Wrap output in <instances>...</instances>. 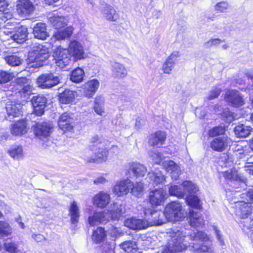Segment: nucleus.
<instances>
[{
    "mask_svg": "<svg viewBox=\"0 0 253 253\" xmlns=\"http://www.w3.org/2000/svg\"><path fill=\"white\" fill-rule=\"evenodd\" d=\"M14 76L12 73L5 71L0 72V84H5L11 81Z\"/></svg>",
    "mask_w": 253,
    "mask_h": 253,
    "instance_id": "5fc2aeb1",
    "label": "nucleus"
},
{
    "mask_svg": "<svg viewBox=\"0 0 253 253\" xmlns=\"http://www.w3.org/2000/svg\"><path fill=\"white\" fill-rule=\"evenodd\" d=\"M182 187L177 185H172L169 188V194L171 196L177 197L179 198H183L185 196V191Z\"/></svg>",
    "mask_w": 253,
    "mask_h": 253,
    "instance_id": "a18cd8bd",
    "label": "nucleus"
},
{
    "mask_svg": "<svg viewBox=\"0 0 253 253\" xmlns=\"http://www.w3.org/2000/svg\"><path fill=\"white\" fill-rule=\"evenodd\" d=\"M4 246L6 251L10 253H15L16 252L17 247L14 243L6 241Z\"/></svg>",
    "mask_w": 253,
    "mask_h": 253,
    "instance_id": "bf43d9fd",
    "label": "nucleus"
},
{
    "mask_svg": "<svg viewBox=\"0 0 253 253\" xmlns=\"http://www.w3.org/2000/svg\"><path fill=\"white\" fill-rule=\"evenodd\" d=\"M75 99V94L72 90L65 89L59 95L60 102L63 104H69L73 101Z\"/></svg>",
    "mask_w": 253,
    "mask_h": 253,
    "instance_id": "4c0bfd02",
    "label": "nucleus"
},
{
    "mask_svg": "<svg viewBox=\"0 0 253 253\" xmlns=\"http://www.w3.org/2000/svg\"><path fill=\"white\" fill-rule=\"evenodd\" d=\"M99 82L96 79L90 80L84 85V95L87 98H91L97 90Z\"/></svg>",
    "mask_w": 253,
    "mask_h": 253,
    "instance_id": "4be33fe9",
    "label": "nucleus"
},
{
    "mask_svg": "<svg viewBox=\"0 0 253 253\" xmlns=\"http://www.w3.org/2000/svg\"><path fill=\"white\" fill-rule=\"evenodd\" d=\"M17 13L22 16L26 17L34 10V6L29 0H20L16 5Z\"/></svg>",
    "mask_w": 253,
    "mask_h": 253,
    "instance_id": "2eb2a0df",
    "label": "nucleus"
},
{
    "mask_svg": "<svg viewBox=\"0 0 253 253\" xmlns=\"http://www.w3.org/2000/svg\"><path fill=\"white\" fill-rule=\"evenodd\" d=\"M231 142L227 136H223L214 138L211 142L210 146L212 150L217 152H222L226 149Z\"/></svg>",
    "mask_w": 253,
    "mask_h": 253,
    "instance_id": "4468645a",
    "label": "nucleus"
},
{
    "mask_svg": "<svg viewBox=\"0 0 253 253\" xmlns=\"http://www.w3.org/2000/svg\"><path fill=\"white\" fill-rule=\"evenodd\" d=\"M189 238L181 232H175L172 234L167 245L157 253H182L186 250L188 245L187 239Z\"/></svg>",
    "mask_w": 253,
    "mask_h": 253,
    "instance_id": "f257e3e1",
    "label": "nucleus"
},
{
    "mask_svg": "<svg viewBox=\"0 0 253 253\" xmlns=\"http://www.w3.org/2000/svg\"><path fill=\"white\" fill-rule=\"evenodd\" d=\"M106 236L107 233L104 228L98 227L93 231L91 239L94 243L99 244L103 242Z\"/></svg>",
    "mask_w": 253,
    "mask_h": 253,
    "instance_id": "f704fd0d",
    "label": "nucleus"
},
{
    "mask_svg": "<svg viewBox=\"0 0 253 253\" xmlns=\"http://www.w3.org/2000/svg\"><path fill=\"white\" fill-rule=\"evenodd\" d=\"M229 7L228 4L225 1L217 3L215 5V9L221 12H225Z\"/></svg>",
    "mask_w": 253,
    "mask_h": 253,
    "instance_id": "680f3d73",
    "label": "nucleus"
},
{
    "mask_svg": "<svg viewBox=\"0 0 253 253\" xmlns=\"http://www.w3.org/2000/svg\"><path fill=\"white\" fill-rule=\"evenodd\" d=\"M73 119L67 113H64L59 118L58 125L64 131H71L73 128Z\"/></svg>",
    "mask_w": 253,
    "mask_h": 253,
    "instance_id": "5701e85b",
    "label": "nucleus"
},
{
    "mask_svg": "<svg viewBox=\"0 0 253 253\" xmlns=\"http://www.w3.org/2000/svg\"><path fill=\"white\" fill-rule=\"evenodd\" d=\"M165 218L169 221L174 222L182 220L185 217V211L181 204L178 202H172L165 207Z\"/></svg>",
    "mask_w": 253,
    "mask_h": 253,
    "instance_id": "7ed1b4c3",
    "label": "nucleus"
},
{
    "mask_svg": "<svg viewBox=\"0 0 253 253\" xmlns=\"http://www.w3.org/2000/svg\"><path fill=\"white\" fill-rule=\"evenodd\" d=\"M132 182L129 179H126L116 182L114 185L113 192L119 197L127 195L130 188L132 187Z\"/></svg>",
    "mask_w": 253,
    "mask_h": 253,
    "instance_id": "1a4fd4ad",
    "label": "nucleus"
},
{
    "mask_svg": "<svg viewBox=\"0 0 253 253\" xmlns=\"http://www.w3.org/2000/svg\"><path fill=\"white\" fill-rule=\"evenodd\" d=\"M84 76V70L80 68H78L72 72L70 79L73 82L80 83L83 81Z\"/></svg>",
    "mask_w": 253,
    "mask_h": 253,
    "instance_id": "c03bdc74",
    "label": "nucleus"
},
{
    "mask_svg": "<svg viewBox=\"0 0 253 253\" xmlns=\"http://www.w3.org/2000/svg\"><path fill=\"white\" fill-rule=\"evenodd\" d=\"M124 224L126 227L137 230L144 229L148 227V223L146 220L133 217L125 220Z\"/></svg>",
    "mask_w": 253,
    "mask_h": 253,
    "instance_id": "a211bd4d",
    "label": "nucleus"
},
{
    "mask_svg": "<svg viewBox=\"0 0 253 253\" xmlns=\"http://www.w3.org/2000/svg\"><path fill=\"white\" fill-rule=\"evenodd\" d=\"M8 153L14 159H19L23 157V148L19 145L14 146L10 148Z\"/></svg>",
    "mask_w": 253,
    "mask_h": 253,
    "instance_id": "09e8293b",
    "label": "nucleus"
},
{
    "mask_svg": "<svg viewBox=\"0 0 253 253\" xmlns=\"http://www.w3.org/2000/svg\"><path fill=\"white\" fill-rule=\"evenodd\" d=\"M107 214V213L105 211H96L92 215L89 216L87 219L88 223L90 226L106 223L109 221Z\"/></svg>",
    "mask_w": 253,
    "mask_h": 253,
    "instance_id": "dca6fc26",
    "label": "nucleus"
},
{
    "mask_svg": "<svg viewBox=\"0 0 253 253\" xmlns=\"http://www.w3.org/2000/svg\"><path fill=\"white\" fill-rule=\"evenodd\" d=\"M114 246L111 244H105L102 247V253H115Z\"/></svg>",
    "mask_w": 253,
    "mask_h": 253,
    "instance_id": "0e129e2a",
    "label": "nucleus"
},
{
    "mask_svg": "<svg viewBox=\"0 0 253 253\" xmlns=\"http://www.w3.org/2000/svg\"><path fill=\"white\" fill-rule=\"evenodd\" d=\"M53 129L52 125L49 123L43 122L36 125L34 133L39 139H47L50 135Z\"/></svg>",
    "mask_w": 253,
    "mask_h": 253,
    "instance_id": "6e6552de",
    "label": "nucleus"
},
{
    "mask_svg": "<svg viewBox=\"0 0 253 253\" xmlns=\"http://www.w3.org/2000/svg\"><path fill=\"white\" fill-rule=\"evenodd\" d=\"M186 202L188 205L192 208L200 209L201 207L200 204V200L196 196L193 195H188L186 198Z\"/></svg>",
    "mask_w": 253,
    "mask_h": 253,
    "instance_id": "49530a36",
    "label": "nucleus"
},
{
    "mask_svg": "<svg viewBox=\"0 0 253 253\" xmlns=\"http://www.w3.org/2000/svg\"><path fill=\"white\" fill-rule=\"evenodd\" d=\"M21 105L19 103L9 101L7 102L5 109L7 114L6 119L11 121L13 118L18 117L21 114Z\"/></svg>",
    "mask_w": 253,
    "mask_h": 253,
    "instance_id": "f3484780",
    "label": "nucleus"
},
{
    "mask_svg": "<svg viewBox=\"0 0 253 253\" xmlns=\"http://www.w3.org/2000/svg\"><path fill=\"white\" fill-rule=\"evenodd\" d=\"M12 229L9 224L4 221H0V237L10 235Z\"/></svg>",
    "mask_w": 253,
    "mask_h": 253,
    "instance_id": "8fccbe9b",
    "label": "nucleus"
},
{
    "mask_svg": "<svg viewBox=\"0 0 253 253\" xmlns=\"http://www.w3.org/2000/svg\"><path fill=\"white\" fill-rule=\"evenodd\" d=\"M182 187L185 193L187 191L190 195L196 193L198 191L197 186L189 181H184L182 184Z\"/></svg>",
    "mask_w": 253,
    "mask_h": 253,
    "instance_id": "3c124183",
    "label": "nucleus"
},
{
    "mask_svg": "<svg viewBox=\"0 0 253 253\" xmlns=\"http://www.w3.org/2000/svg\"><path fill=\"white\" fill-rule=\"evenodd\" d=\"M179 56L178 51H173L164 63L162 69L164 73L169 74L175 64L176 59Z\"/></svg>",
    "mask_w": 253,
    "mask_h": 253,
    "instance_id": "bb28decb",
    "label": "nucleus"
},
{
    "mask_svg": "<svg viewBox=\"0 0 253 253\" xmlns=\"http://www.w3.org/2000/svg\"><path fill=\"white\" fill-rule=\"evenodd\" d=\"M53 56L56 66L61 69L66 68L72 63L71 56L67 49L61 46L57 47L54 50Z\"/></svg>",
    "mask_w": 253,
    "mask_h": 253,
    "instance_id": "20e7f679",
    "label": "nucleus"
},
{
    "mask_svg": "<svg viewBox=\"0 0 253 253\" xmlns=\"http://www.w3.org/2000/svg\"><path fill=\"white\" fill-rule=\"evenodd\" d=\"M27 35V28L24 26H21L17 28L15 33L11 36V37L16 42L22 43L26 41Z\"/></svg>",
    "mask_w": 253,
    "mask_h": 253,
    "instance_id": "473e14b6",
    "label": "nucleus"
},
{
    "mask_svg": "<svg viewBox=\"0 0 253 253\" xmlns=\"http://www.w3.org/2000/svg\"><path fill=\"white\" fill-rule=\"evenodd\" d=\"M69 215L72 224H77L80 217V209L77 202L73 201L69 207Z\"/></svg>",
    "mask_w": 253,
    "mask_h": 253,
    "instance_id": "cd10ccee",
    "label": "nucleus"
},
{
    "mask_svg": "<svg viewBox=\"0 0 253 253\" xmlns=\"http://www.w3.org/2000/svg\"><path fill=\"white\" fill-rule=\"evenodd\" d=\"M225 100L234 107H240L244 104V100L240 93L236 90H229L225 94Z\"/></svg>",
    "mask_w": 253,
    "mask_h": 253,
    "instance_id": "9d476101",
    "label": "nucleus"
},
{
    "mask_svg": "<svg viewBox=\"0 0 253 253\" xmlns=\"http://www.w3.org/2000/svg\"><path fill=\"white\" fill-rule=\"evenodd\" d=\"M108 155V152L106 149L99 148L97 152L95 153L94 157L88 158L86 161L89 163L104 162L107 160Z\"/></svg>",
    "mask_w": 253,
    "mask_h": 253,
    "instance_id": "c9c22d12",
    "label": "nucleus"
},
{
    "mask_svg": "<svg viewBox=\"0 0 253 253\" xmlns=\"http://www.w3.org/2000/svg\"><path fill=\"white\" fill-rule=\"evenodd\" d=\"M110 195L103 191L96 194L93 198V205L100 209L105 208L110 203Z\"/></svg>",
    "mask_w": 253,
    "mask_h": 253,
    "instance_id": "aec40b11",
    "label": "nucleus"
},
{
    "mask_svg": "<svg viewBox=\"0 0 253 253\" xmlns=\"http://www.w3.org/2000/svg\"><path fill=\"white\" fill-rule=\"evenodd\" d=\"M223 176L225 178L232 180H237L239 177L237 171L234 169L225 171Z\"/></svg>",
    "mask_w": 253,
    "mask_h": 253,
    "instance_id": "6e6d98bb",
    "label": "nucleus"
},
{
    "mask_svg": "<svg viewBox=\"0 0 253 253\" xmlns=\"http://www.w3.org/2000/svg\"><path fill=\"white\" fill-rule=\"evenodd\" d=\"M128 172L132 173L136 177H142L147 173L146 167L138 162H131L128 164Z\"/></svg>",
    "mask_w": 253,
    "mask_h": 253,
    "instance_id": "6ab92c4d",
    "label": "nucleus"
},
{
    "mask_svg": "<svg viewBox=\"0 0 253 253\" xmlns=\"http://www.w3.org/2000/svg\"><path fill=\"white\" fill-rule=\"evenodd\" d=\"M71 57L73 58L74 61H77L84 58V52L81 43L74 40L71 41L67 49Z\"/></svg>",
    "mask_w": 253,
    "mask_h": 253,
    "instance_id": "0eeeda50",
    "label": "nucleus"
},
{
    "mask_svg": "<svg viewBox=\"0 0 253 253\" xmlns=\"http://www.w3.org/2000/svg\"><path fill=\"white\" fill-rule=\"evenodd\" d=\"M251 130V127L241 124L235 127L234 132L238 137H246L250 135Z\"/></svg>",
    "mask_w": 253,
    "mask_h": 253,
    "instance_id": "ea45409f",
    "label": "nucleus"
},
{
    "mask_svg": "<svg viewBox=\"0 0 253 253\" xmlns=\"http://www.w3.org/2000/svg\"><path fill=\"white\" fill-rule=\"evenodd\" d=\"M60 82L59 77L54 76L52 73L43 74L37 79L38 86L42 88H50L58 84Z\"/></svg>",
    "mask_w": 253,
    "mask_h": 253,
    "instance_id": "39448f33",
    "label": "nucleus"
},
{
    "mask_svg": "<svg viewBox=\"0 0 253 253\" xmlns=\"http://www.w3.org/2000/svg\"><path fill=\"white\" fill-rule=\"evenodd\" d=\"M93 110L95 112L100 116L104 113V99L101 96H97L94 99Z\"/></svg>",
    "mask_w": 253,
    "mask_h": 253,
    "instance_id": "37998d69",
    "label": "nucleus"
},
{
    "mask_svg": "<svg viewBox=\"0 0 253 253\" xmlns=\"http://www.w3.org/2000/svg\"><path fill=\"white\" fill-rule=\"evenodd\" d=\"M190 223L192 226H199L202 225L204 223L203 218L201 214L195 212L193 210H190Z\"/></svg>",
    "mask_w": 253,
    "mask_h": 253,
    "instance_id": "a19ab883",
    "label": "nucleus"
},
{
    "mask_svg": "<svg viewBox=\"0 0 253 253\" xmlns=\"http://www.w3.org/2000/svg\"><path fill=\"white\" fill-rule=\"evenodd\" d=\"M149 156L153 162L156 164H159L164 159L162 154L157 151H151L149 152Z\"/></svg>",
    "mask_w": 253,
    "mask_h": 253,
    "instance_id": "864d4df0",
    "label": "nucleus"
},
{
    "mask_svg": "<svg viewBox=\"0 0 253 253\" xmlns=\"http://www.w3.org/2000/svg\"><path fill=\"white\" fill-rule=\"evenodd\" d=\"M101 12L103 16L109 21H116L119 18V15L114 8L108 4H103L101 8Z\"/></svg>",
    "mask_w": 253,
    "mask_h": 253,
    "instance_id": "b1692460",
    "label": "nucleus"
},
{
    "mask_svg": "<svg viewBox=\"0 0 253 253\" xmlns=\"http://www.w3.org/2000/svg\"><path fill=\"white\" fill-rule=\"evenodd\" d=\"M107 213L110 214L112 220L119 219L125 213V207L121 204L115 203L111 205L110 210H108Z\"/></svg>",
    "mask_w": 253,
    "mask_h": 253,
    "instance_id": "393cba45",
    "label": "nucleus"
},
{
    "mask_svg": "<svg viewBox=\"0 0 253 253\" xmlns=\"http://www.w3.org/2000/svg\"><path fill=\"white\" fill-rule=\"evenodd\" d=\"M29 60L34 64L32 66L40 67L49 57V49L45 45L36 43L29 52Z\"/></svg>",
    "mask_w": 253,
    "mask_h": 253,
    "instance_id": "f03ea898",
    "label": "nucleus"
},
{
    "mask_svg": "<svg viewBox=\"0 0 253 253\" xmlns=\"http://www.w3.org/2000/svg\"><path fill=\"white\" fill-rule=\"evenodd\" d=\"M166 195V191L162 189L152 190L149 193V202L152 206H160L164 202Z\"/></svg>",
    "mask_w": 253,
    "mask_h": 253,
    "instance_id": "f8f14e48",
    "label": "nucleus"
},
{
    "mask_svg": "<svg viewBox=\"0 0 253 253\" xmlns=\"http://www.w3.org/2000/svg\"><path fill=\"white\" fill-rule=\"evenodd\" d=\"M19 93L24 96V97H27L31 93L32 91V86L28 82L21 88H19Z\"/></svg>",
    "mask_w": 253,
    "mask_h": 253,
    "instance_id": "13d9d810",
    "label": "nucleus"
},
{
    "mask_svg": "<svg viewBox=\"0 0 253 253\" xmlns=\"http://www.w3.org/2000/svg\"><path fill=\"white\" fill-rule=\"evenodd\" d=\"M177 232H181L185 236L189 237V238L187 239L186 243L188 244V245L186 249H187L188 248H190V243H189L190 240H200L202 241L207 240L208 239L207 235L202 231H198L196 233H194L193 235L190 234L189 235H187L186 233L184 232L183 231H180L178 230Z\"/></svg>",
    "mask_w": 253,
    "mask_h": 253,
    "instance_id": "e433bc0d",
    "label": "nucleus"
},
{
    "mask_svg": "<svg viewBox=\"0 0 253 253\" xmlns=\"http://www.w3.org/2000/svg\"><path fill=\"white\" fill-rule=\"evenodd\" d=\"M27 132V125L25 121H21L16 123L11 128V133L15 136H21Z\"/></svg>",
    "mask_w": 253,
    "mask_h": 253,
    "instance_id": "72a5a7b5",
    "label": "nucleus"
},
{
    "mask_svg": "<svg viewBox=\"0 0 253 253\" xmlns=\"http://www.w3.org/2000/svg\"><path fill=\"white\" fill-rule=\"evenodd\" d=\"M163 166L167 172L171 173L172 179H177L181 173L179 166L173 161H164Z\"/></svg>",
    "mask_w": 253,
    "mask_h": 253,
    "instance_id": "412c9836",
    "label": "nucleus"
},
{
    "mask_svg": "<svg viewBox=\"0 0 253 253\" xmlns=\"http://www.w3.org/2000/svg\"><path fill=\"white\" fill-rule=\"evenodd\" d=\"M73 32V29L72 27H68L66 28L57 30L52 36L51 40L52 41H56L64 40L66 39L70 38Z\"/></svg>",
    "mask_w": 253,
    "mask_h": 253,
    "instance_id": "7c9ffc66",
    "label": "nucleus"
},
{
    "mask_svg": "<svg viewBox=\"0 0 253 253\" xmlns=\"http://www.w3.org/2000/svg\"><path fill=\"white\" fill-rule=\"evenodd\" d=\"M29 82V80L26 78H19L16 80V83L19 86V88H21Z\"/></svg>",
    "mask_w": 253,
    "mask_h": 253,
    "instance_id": "338daca9",
    "label": "nucleus"
},
{
    "mask_svg": "<svg viewBox=\"0 0 253 253\" xmlns=\"http://www.w3.org/2000/svg\"><path fill=\"white\" fill-rule=\"evenodd\" d=\"M221 92V89L220 88L216 87H213L210 91L209 95L207 97V99L209 100L215 99L219 96Z\"/></svg>",
    "mask_w": 253,
    "mask_h": 253,
    "instance_id": "052dcab7",
    "label": "nucleus"
},
{
    "mask_svg": "<svg viewBox=\"0 0 253 253\" xmlns=\"http://www.w3.org/2000/svg\"><path fill=\"white\" fill-rule=\"evenodd\" d=\"M148 177L150 180V182L153 184L157 185L163 183L165 180V177L161 171H150L148 172Z\"/></svg>",
    "mask_w": 253,
    "mask_h": 253,
    "instance_id": "58836bf2",
    "label": "nucleus"
},
{
    "mask_svg": "<svg viewBox=\"0 0 253 253\" xmlns=\"http://www.w3.org/2000/svg\"><path fill=\"white\" fill-rule=\"evenodd\" d=\"M33 33L36 38L42 40H45L49 37L45 24L42 23H37L34 27Z\"/></svg>",
    "mask_w": 253,
    "mask_h": 253,
    "instance_id": "c85d7f7f",
    "label": "nucleus"
},
{
    "mask_svg": "<svg viewBox=\"0 0 253 253\" xmlns=\"http://www.w3.org/2000/svg\"><path fill=\"white\" fill-rule=\"evenodd\" d=\"M223 116L226 118L227 121L231 122L233 120V114L231 112H230L228 109L224 111Z\"/></svg>",
    "mask_w": 253,
    "mask_h": 253,
    "instance_id": "774afa93",
    "label": "nucleus"
},
{
    "mask_svg": "<svg viewBox=\"0 0 253 253\" xmlns=\"http://www.w3.org/2000/svg\"><path fill=\"white\" fill-rule=\"evenodd\" d=\"M236 214L241 218H245L250 215L253 210V205L251 203L239 201L235 206Z\"/></svg>",
    "mask_w": 253,
    "mask_h": 253,
    "instance_id": "9b49d317",
    "label": "nucleus"
},
{
    "mask_svg": "<svg viewBox=\"0 0 253 253\" xmlns=\"http://www.w3.org/2000/svg\"><path fill=\"white\" fill-rule=\"evenodd\" d=\"M146 216H148L147 222L149 226L162 225L165 222L164 212L152 210H146L144 211Z\"/></svg>",
    "mask_w": 253,
    "mask_h": 253,
    "instance_id": "423d86ee",
    "label": "nucleus"
},
{
    "mask_svg": "<svg viewBox=\"0 0 253 253\" xmlns=\"http://www.w3.org/2000/svg\"><path fill=\"white\" fill-rule=\"evenodd\" d=\"M46 101V98L43 95L33 97L31 103L34 108V113L36 115L41 116L44 113Z\"/></svg>",
    "mask_w": 253,
    "mask_h": 253,
    "instance_id": "ddd939ff",
    "label": "nucleus"
},
{
    "mask_svg": "<svg viewBox=\"0 0 253 253\" xmlns=\"http://www.w3.org/2000/svg\"><path fill=\"white\" fill-rule=\"evenodd\" d=\"M6 62L11 66H19L22 62V59L17 55L6 56L4 58Z\"/></svg>",
    "mask_w": 253,
    "mask_h": 253,
    "instance_id": "de8ad7c7",
    "label": "nucleus"
},
{
    "mask_svg": "<svg viewBox=\"0 0 253 253\" xmlns=\"http://www.w3.org/2000/svg\"><path fill=\"white\" fill-rule=\"evenodd\" d=\"M132 187L131 188V193L133 195L138 196L141 195L144 190L143 183L139 182L134 184L132 183Z\"/></svg>",
    "mask_w": 253,
    "mask_h": 253,
    "instance_id": "603ef678",
    "label": "nucleus"
},
{
    "mask_svg": "<svg viewBox=\"0 0 253 253\" xmlns=\"http://www.w3.org/2000/svg\"><path fill=\"white\" fill-rule=\"evenodd\" d=\"M224 42V40L216 38L212 39L210 40L208 42L205 43V46L207 47H209L213 45H216L220 44L222 42Z\"/></svg>",
    "mask_w": 253,
    "mask_h": 253,
    "instance_id": "e2e57ef3",
    "label": "nucleus"
},
{
    "mask_svg": "<svg viewBox=\"0 0 253 253\" xmlns=\"http://www.w3.org/2000/svg\"><path fill=\"white\" fill-rule=\"evenodd\" d=\"M120 246L125 251V253H137V246L135 242L132 241L124 242Z\"/></svg>",
    "mask_w": 253,
    "mask_h": 253,
    "instance_id": "79ce46f5",
    "label": "nucleus"
},
{
    "mask_svg": "<svg viewBox=\"0 0 253 253\" xmlns=\"http://www.w3.org/2000/svg\"><path fill=\"white\" fill-rule=\"evenodd\" d=\"M225 132V129L222 126H216L211 129L209 131V136L215 137L219 135H222Z\"/></svg>",
    "mask_w": 253,
    "mask_h": 253,
    "instance_id": "4d7b16f0",
    "label": "nucleus"
},
{
    "mask_svg": "<svg viewBox=\"0 0 253 253\" xmlns=\"http://www.w3.org/2000/svg\"><path fill=\"white\" fill-rule=\"evenodd\" d=\"M32 238L37 243L42 242L46 240V238L41 234L33 233L32 234Z\"/></svg>",
    "mask_w": 253,
    "mask_h": 253,
    "instance_id": "69168bd1",
    "label": "nucleus"
},
{
    "mask_svg": "<svg viewBox=\"0 0 253 253\" xmlns=\"http://www.w3.org/2000/svg\"><path fill=\"white\" fill-rule=\"evenodd\" d=\"M50 23L56 29L65 27L67 25V19L62 15L54 14L49 17Z\"/></svg>",
    "mask_w": 253,
    "mask_h": 253,
    "instance_id": "2f4dec72",
    "label": "nucleus"
},
{
    "mask_svg": "<svg viewBox=\"0 0 253 253\" xmlns=\"http://www.w3.org/2000/svg\"><path fill=\"white\" fill-rule=\"evenodd\" d=\"M166 138V133L164 132L158 131L150 135L149 143L153 146L162 145L164 144Z\"/></svg>",
    "mask_w": 253,
    "mask_h": 253,
    "instance_id": "c756f323",
    "label": "nucleus"
},
{
    "mask_svg": "<svg viewBox=\"0 0 253 253\" xmlns=\"http://www.w3.org/2000/svg\"><path fill=\"white\" fill-rule=\"evenodd\" d=\"M112 76L117 79H123L127 75V71L124 65L118 62H114L112 65Z\"/></svg>",
    "mask_w": 253,
    "mask_h": 253,
    "instance_id": "a878e982",
    "label": "nucleus"
}]
</instances>
